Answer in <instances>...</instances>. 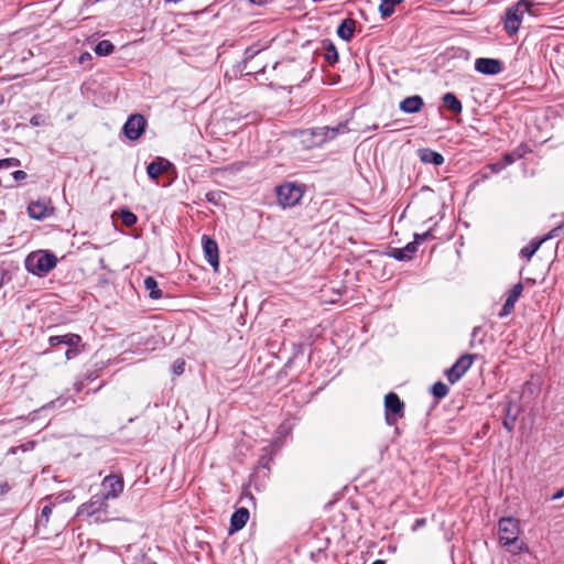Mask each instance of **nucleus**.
<instances>
[{"label":"nucleus","mask_w":564,"mask_h":564,"mask_svg":"<svg viewBox=\"0 0 564 564\" xmlns=\"http://www.w3.org/2000/svg\"><path fill=\"white\" fill-rule=\"evenodd\" d=\"M144 288L152 300H159L162 297V291L159 289L158 282L153 276H147L144 279Z\"/></svg>","instance_id":"nucleus-24"},{"label":"nucleus","mask_w":564,"mask_h":564,"mask_svg":"<svg viewBox=\"0 0 564 564\" xmlns=\"http://www.w3.org/2000/svg\"><path fill=\"white\" fill-rule=\"evenodd\" d=\"M57 264V259L54 254L40 250L30 253L25 259L26 270L34 275H45Z\"/></svg>","instance_id":"nucleus-2"},{"label":"nucleus","mask_w":564,"mask_h":564,"mask_svg":"<svg viewBox=\"0 0 564 564\" xmlns=\"http://www.w3.org/2000/svg\"><path fill=\"white\" fill-rule=\"evenodd\" d=\"M82 341V338L77 334H65V335H58V336H51L48 338V343L51 347L57 346V345H66L67 347H77L79 343Z\"/></svg>","instance_id":"nucleus-16"},{"label":"nucleus","mask_w":564,"mask_h":564,"mask_svg":"<svg viewBox=\"0 0 564 564\" xmlns=\"http://www.w3.org/2000/svg\"><path fill=\"white\" fill-rule=\"evenodd\" d=\"M530 1L520 0L514 6L507 9L505 29L510 35L518 32L524 14L530 11Z\"/></svg>","instance_id":"nucleus-4"},{"label":"nucleus","mask_w":564,"mask_h":564,"mask_svg":"<svg viewBox=\"0 0 564 564\" xmlns=\"http://www.w3.org/2000/svg\"><path fill=\"white\" fill-rule=\"evenodd\" d=\"M170 166L171 163L167 160L158 158L148 165L147 173L150 178L155 181L162 173L166 172Z\"/></svg>","instance_id":"nucleus-18"},{"label":"nucleus","mask_w":564,"mask_h":564,"mask_svg":"<svg viewBox=\"0 0 564 564\" xmlns=\"http://www.w3.org/2000/svg\"><path fill=\"white\" fill-rule=\"evenodd\" d=\"M248 520H249V510L243 507L237 509L230 518L229 532L234 533V532L241 530L247 524Z\"/></svg>","instance_id":"nucleus-15"},{"label":"nucleus","mask_w":564,"mask_h":564,"mask_svg":"<svg viewBox=\"0 0 564 564\" xmlns=\"http://www.w3.org/2000/svg\"><path fill=\"white\" fill-rule=\"evenodd\" d=\"M520 527L514 518H502L499 520V542L509 547L513 553H520L523 550V543L519 542Z\"/></svg>","instance_id":"nucleus-1"},{"label":"nucleus","mask_w":564,"mask_h":564,"mask_svg":"<svg viewBox=\"0 0 564 564\" xmlns=\"http://www.w3.org/2000/svg\"><path fill=\"white\" fill-rule=\"evenodd\" d=\"M430 236L429 232L423 234L422 236H416V240H425Z\"/></svg>","instance_id":"nucleus-43"},{"label":"nucleus","mask_w":564,"mask_h":564,"mask_svg":"<svg viewBox=\"0 0 564 564\" xmlns=\"http://www.w3.org/2000/svg\"><path fill=\"white\" fill-rule=\"evenodd\" d=\"M564 496V489H560L557 490L553 496H552V500H557L560 498H562Z\"/></svg>","instance_id":"nucleus-42"},{"label":"nucleus","mask_w":564,"mask_h":564,"mask_svg":"<svg viewBox=\"0 0 564 564\" xmlns=\"http://www.w3.org/2000/svg\"><path fill=\"white\" fill-rule=\"evenodd\" d=\"M416 252V242H410L404 248L393 249L392 256L397 260L411 259L412 254Z\"/></svg>","instance_id":"nucleus-23"},{"label":"nucleus","mask_w":564,"mask_h":564,"mask_svg":"<svg viewBox=\"0 0 564 564\" xmlns=\"http://www.w3.org/2000/svg\"><path fill=\"white\" fill-rule=\"evenodd\" d=\"M542 243L543 240L541 239H532L528 246L523 247L520 250V254L527 258V260H530L533 257V254L539 250Z\"/></svg>","instance_id":"nucleus-26"},{"label":"nucleus","mask_w":564,"mask_h":564,"mask_svg":"<svg viewBox=\"0 0 564 564\" xmlns=\"http://www.w3.org/2000/svg\"><path fill=\"white\" fill-rule=\"evenodd\" d=\"M338 133V128L319 127L301 132V142L306 148L319 147Z\"/></svg>","instance_id":"nucleus-5"},{"label":"nucleus","mask_w":564,"mask_h":564,"mask_svg":"<svg viewBox=\"0 0 564 564\" xmlns=\"http://www.w3.org/2000/svg\"><path fill=\"white\" fill-rule=\"evenodd\" d=\"M30 123L33 127H41V126H47L50 124L48 117L42 113H36L31 117Z\"/></svg>","instance_id":"nucleus-30"},{"label":"nucleus","mask_w":564,"mask_h":564,"mask_svg":"<svg viewBox=\"0 0 564 564\" xmlns=\"http://www.w3.org/2000/svg\"><path fill=\"white\" fill-rule=\"evenodd\" d=\"M101 495L109 499L118 498L123 491V478L119 475H109L106 476L101 481Z\"/></svg>","instance_id":"nucleus-8"},{"label":"nucleus","mask_w":564,"mask_h":564,"mask_svg":"<svg viewBox=\"0 0 564 564\" xmlns=\"http://www.w3.org/2000/svg\"><path fill=\"white\" fill-rule=\"evenodd\" d=\"M419 158L423 163L433 164L435 166L442 165L444 163V158L441 153L431 150L429 148H423L417 151Z\"/></svg>","instance_id":"nucleus-19"},{"label":"nucleus","mask_w":564,"mask_h":564,"mask_svg":"<svg viewBox=\"0 0 564 564\" xmlns=\"http://www.w3.org/2000/svg\"><path fill=\"white\" fill-rule=\"evenodd\" d=\"M522 156V154L520 152H516V153H506L502 158V164L505 166L507 165H510L512 163H514L518 159H520Z\"/></svg>","instance_id":"nucleus-33"},{"label":"nucleus","mask_w":564,"mask_h":564,"mask_svg":"<svg viewBox=\"0 0 564 564\" xmlns=\"http://www.w3.org/2000/svg\"><path fill=\"white\" fill-rule=\"evenodd\" d=\"M202 242L207 262L214 268L215 271H217L219 267V249L217 242L206 235L203 236Z\"/></svg>","instance_id":"nucleus-11"},{"label":"nucleus","mask_w":564,"mask_h":564,"mask_svg":"<svg viewBox=\"0 0 564 564\" xmlns=\"http://www.w3.org/2000/svg\"><path fill=\"white\" fill-rule=\"evenodd\" d=\"M372 564H386V563H384V561H382V560H377V561H375Z\"/></svg>","instance_id":"nucleus-45"},{"label":"nucleus","mask_w":564,"mask_h":564,"mask_svg":"<svg viewBox=\"0 0 564 564\" xmlns=\"http://www.w3.org/2000/svg\"><path fill=\"white\" fill-rule=\"evenodd\" d=\"M505 412L506 413H505V417L502 421V425L507 431L511 432L516 425V421H517L518 413H519V408L517 404L509 402L506 405Z\"/></svg>","instance_id":"nucleus-20"},{"label":"nucleus","mask_w":564,"mask_h":564,"mask_svg":"<svg viewBox=\"0 0 564 564\" xmlns=\"http://www.w3.org/2000/svg\"><path fill=\"white\" fill-rule=\"evenodd\" d=\"M475 356L470 354L463 355L456 362L446 371L447 380L451 383L457 382L466 371L471 367Z\"/></svg>","instance_id":"nucleus-9"},{"label":"nucleus","mask_w":564,"mask_h":564,"mask_svg":"<svg viewBox=\"0 0 564 564\" xmlns=\"http://www.w3.org/2000/svg\"><path fill=\"white\" fill-rule=\"evenodd\" d=\"M249 1L252 3H256V4H262V3L268 2L269 0H249Z\"/></svg>","instance_id":"nucleus-44"},{"label":"nucleus","mask_w":564,"mask_h":564,"mask_svg":"<svg viewBox=\"0 0 564 564\" xmlns=\"http://www.w3.org/2000/svg\"><path fill=\"white\" fill-rule=\"evenodd\" d=\"M325 58L328 63L334 64L338 61V52L336 47L330 44L325 52Z\"/></svg>","instance_id":"nucleus-31"},{"label":"nucleus","mask_w":564,"mask_h":564,"mask_svg":"<svg viewBox=\"0 0 564 564\" xmlns=\"http://www.w3.org/2000/svg\"><path fill=\"white\" fill-rule=\"evenodd\" d=\"M475 69L485 75H497L502 70V64L495 58H477L475 62Z\"/></svg>","instance_id":"nucleus-13"},{"label":"nucleus","mask_w":564,"mask_h":564,"mask_svg":"<svg viewBox=\"0 0 564 564\" xmlns=\"http://www.w3.org/2000/svg\"><path fill=\"white\" fill-rule=\"evenodd\" d=\"M79 354V350L77 347H68V349L65 352V357L67 360L76 357Z\"/></svg>","instance_id":"nucleus-37"},{"label":"nucleus","mask_w":564,"mask_h":564,"mask_svg":"<svg viewBox=\"0 0 564 564\" xmlns=\"http://www.w3.org/2000/svg\"><path fill=\"white\" fill-rule=\"evenodd\" d=\"M561 231H564V223L550 230L543 238L540 239L543 240V242H545L549 239L556 238Z\"/></svg>","instance_id":"nucleus-32"},{"label":"nucleus","mask_w":564,"mask_h":564,"mask_svg":"<svg viewBox=\"0 0 564 564\" xmlns=\"http://www.w3.org/2000/svg\"><path fill=\"white\" fill-rule=\"evenodd\" d=\"M522 292H523L522 283L519 282L512 286V289L510 290V292L507 296V300L503 304L502 310L498 314L499 317H506L509 314H511V312L513 311L514 305H516L517 301L519 300V297L521 296Z\"/></svg>","instance_id":"nucleus-14"},{"label":"nucleus","mask_w":564,"mask_h":564,"mask_svg":"<svg viewBox=\"0 0 564 564\" xmlns=\"http://www.w3.org/2000/svg\"><path fill=\"white\" fill-rule=\"evenodd\" d=\"M492 173H499L503 167L505 165L501 163H492L488 166Z\"/></svg>","instance_id":"nucleus-38"},{"label":"nucleus","mask_w":564,"mask_h":564,"mask_svg":"<svg viewBox=\"0 0 564 564\" xmlns=\"http://www.w3.org/2000/svg\"><path fill=\"white\" fill-rule=\"evenodd\" d=\"M113 44L108 40L100 41L96 47L95 53L99 56H107L113 52Z\"/></svg>","instance_id":"nucleus-27"},{"label":"nucleus","mask_w":564,"mask_h":564,"mask_svg":"<svg viewBox=\"0 0 564 564\" xmlns=\"http://www.w3.org/2000/svg\"><path fill=\"white\" fill-rule=\"evenodd\" d=\"M108 499L101 494L93 495L88 502L83 503L78 508V516L95 518V521L107 520Z\"/></svg>","instance_id":"nucleus-3"},{"label":"nucleus","mask_w":564,"mask_h":564,"mask_svg":"<svg viewBox=\"0 0 564 564\" xmlns=\"http://www.w3.org/2000/svg\"><path fill=\"white\" fill-rule=\"evenodd\" d=\"M18 164H19V160H17V159L0 160V169H9V167L15 166Z\"/></svg>","instance_id":"nucleus-34"},{"label":"nucleus","mask_w":564,"mask_h":564,"mask_svg":"<svg viewBox=\"0 0 564 564\" xmlns=\"http://www.w3.org/2000/svg\"><path fill=\"white\" fill-rule=\"evenodd\" d=\"M276 196L282 207H293L301 200L303 189L299 185L286 183L276 187Z\"/></svg>","instance_id":"nucleus-6"},{"label":"nucleus","mask_w":564,"mask_h":564,"mask_svg":"<svg viewBox=\"0 0 564 564\" xmlns=\"http://www.w3.org/2000/svg\"><path fill=\"white\" fill-rule=\"evenodd\" d=\"M9 490H10V486L8 482L4 481L0 485V495L1 496H4L6 494H8Z\"/></svg>","instance_id":"nucleus-40"},{"label":"nucleus","mask_w":564,"mask_h":564,"mask_svg":"<svg viewBox=\"0 0 564 564\" xmlns=\"http://www.w3.org/2000/svg\"><path fill=\"white\" fill-rule=\"evenodd\" d=\"M422 107L423 99L417 95L406 97L399 105L400 110L405 113H416L422 109Z\"/></svg>","instance_id":"nucleus-17"},{"label":"nucleus","mask_w":564,"mask_h":564,"mask_svg":"<svg viewBox=\"0 0 564 564\" xmlns=\"http://www.w3.org/2000/svg\"><path fill=\"white\" fill-rule=\"evenodd\" d=\"M147 121L142 115H132L123 126V132L130 140H137L145 129Z\"/></svg>","instance_id":"nucleus-10"},{"label":"nucleus","mask_w":564,"mask_h":564,"mask_svg":"<svg viewBox=\"0 0 564 564\" xmlns=\"http://www.w3.org/2000/svg\"><path fill=\"white\" fill-rule=\"evenodd\" d=\"M432 393L436 399H442L448 393V388L443 382H436L432 387Z\"/></svg>","instance_id":"nucleus-29"},{"label":"nucleus","mask_w":564,"mask_h":564,"mask_svg":"<svg viewBox=\"0 0 564 564\" xmlns=\"http://www.w3.org/2000/svg\"><path fill=\"white\" fill-rule=\"evenodd\" d=\"M120 219L127 227H132L138 220L137 216L128 209L120 210Z\"/></svg>","instance_id":"nucleus-28"},{"label":"nucleus","mask_w":564,"mask_h":564,"mask_svg":"<svg viewBox=\"0 0 564 564\" xmlns=\"http://www.w3.org/2000/svg\"><path fill=\"white\" fill-rule=\"evenodd\" d=\"M384 408L386 421L389 425H393L402 416L404 404L395 393L390 392L384 398Z\"/></svg>","instance_id":"nucleus-7"},{"label":"nucleus","mask_w":564,"mask_h":564,"mask_svg":"<svg viewBox=\"0 0 564 564\" xmlns=\"http://www.w3.org/2000/svg\"><path fill=\"white\" fill-rule=\"evenodd\" d=\"M257 53H259V50H253L252 47H249L247 51H246V57L249 58V57H253Z\"/></svg>","instance_id":"nucleus-41"},{"label":"nucleus","mask_w":564,"mask_h":564,"mask_svg":"<svg viewBox=\"0 0 564 564\" xmlns=\"http://www.w3.org/2000/svg\"><path fill=\"white\" fill-rule=\"evenodd\" d=\"M185 362L183 360H176L173 365V371L175 375H181L184 371Z\"/></svg>","instance_id":"nucleus-35"},{"label":"nucleus","mask_w":564,"mask_h":564,"mask_svg":"<svg viewBox=\"0 0 564 564\" xmlns=\"http://www.w3.org/2000/svg\"><path fill=\"white\" fill-rule=\"evenodd\" d=\"M416 524H417V525H422V524H424V520H417V521H416Z\"/></svg>","instance_id":"nucleus-46"},{"label":"nucleus","mask_w":564,"mask_h":564,"mask_svg":"<svg viewBox=\"0 0 564 564\" xmlns=\"http://www.w3.org/2000/svg\"><path fill=\"white\" fill-rule=\"evenodd\" d=\"M53 212L50 200L37 199L31 202L28 206V214L31 218L42 220L50 216Z\"/></svg>","instance_id":"nucleus-12"},{"label":"nucleus","mask_w":564,"mask_h":564,"mask_svg":"<svg viewBox=\"0 0 564 564\" xmlns=\"http://www.w3.org/2000/svg\"><path fill=\"white\" fill-rule=\"evenodd\" d=\"M51 514H52V507L44 506L41 511V519H45V522H47Z\"/></svg>","instance_id":"nucleus-36"},{"label":"nucleus","mask_w":564,"mask_h":564,"mask_svg":"<svg viewBox=\"0 0 564 564\" xmlns=\"http://www.w3.org/2000/svg\"><path fill=\"white\" fill-rule=\"evenodd\" d=\"M443 105L446 109L455 115H458L463 110L462 102L453 93H446L442 97Z\"/></svg>","instance_id":"nucleus-22"},{"label":"nucleus","mask_w":564,"mask_h":564,"mask_svg":"<svg viewBox=\"0 0 564 564\" xmlns=\"http://www.w3.org/2000/svg\"><path fill=\"white\" fill-rule=\"evenodd\" d=\"M404 0H381L379 6V12L382 18H389L394 12V7L403 2Z\"/></svg>","instance_id":"nucleus-25"},{"label":"nucleus","mask_w":564,"mask_h":564,"mask_svg":"<svg viewBox=\"0 0 564 564\" xmlns=\"http://www.w3.org/2000/svg\"><path fill=\"white\" fill-rule=\"evenodd\" d=\"M13 177L15 181H22L26 177V173L24 171L18 170L13 172Z\"/></svg>","instance_id":"nucleus-39"},{"label":"nucleus","mask_w":564,"mask_h":564,"mask_svg":"<svg viewBox=\"0 0 564 564\" xmlns=\"http://www.w3.org/2000/svg\"><path fill=\"white\" fill-rule=\"evenodd\" d=\"M356 21L352 19H345L339 26L337 28V35L346 41L349 42L355 32Z\"/></svg>","instance_id":"nucleus-21"}]
</instances>
